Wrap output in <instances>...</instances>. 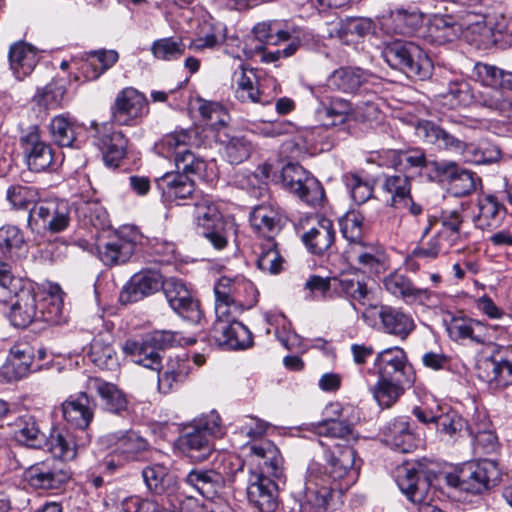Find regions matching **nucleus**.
I'll use <instances>...</instances> for the list:
<instances>
[{
	"label": "nucleus",
	"instance_id": "obj_1",
	"mask_svg": "<svg viewBox=\"0 0 512 512\" xmlns=\"http://www.w3.org/2000/svg\"><path fill=\"white\" fill-rule=\"evenodd\" d=\"M415 468V475H412V483L428 480V492L436 484L445 483L451 488L470 493L472 495L482 494L501 480V469L494 459H480L465 463L454 472H441L437 464L426 458L406 461L397 468Z\"/></svg>",
	"mask_w": 512,
	"mask_h": 512
},
{
	"label": "nucleus",
	"instance_id": "obj_2",
	"mask_svg": "<svg viewBox=\"0 0 512 512\" xmlns=\"http://www.w3.org/2000/svg\"><path fill=\"white\" fill-rule=\"evenodd\" d=\"M275 427L258 418V512H275L278 508V484L283 477V457L278 447L261 437L275 431Z\"/></svg>",
	"mask_w": 512,
	"mask_h": 512
},
{
	"label": "nucleus",
	"instance_id": "obj_3",
	"mask_svg": "<svg viewBox=\"0 0 512 512\" xmlns=\"http://www.w3.org/2000/svg\"><path fill=\"white\" fill-rule=\"evenodd\" d=\"M261 174L309 206H322L325 201L321 182L298 163L289 162L278 171L273 164L265 162L261 166Z\"/></svg>",
	"mask_w": 512,
	"mask_h": 512
},
{
	"label": "nucleus",
	"instance_id": "obj_4",
	"mask_svg": "<svg viewBox=\"0 0 512 512\" xmlns=\"http://www.w3.org/2000/svg\"><path fill=\"white\" fill-rule=\"evenodd\" d=\"M16 290L10 292L9 300L1 302L6 307L5 316L10 324L24 329L36 320L54 322L61 314L59 304H53L47 312L38 301V291L34 282H18Z\"/></svg>",
	"mask_w": 512,
	"mask_h": 512
},
{
	"label": "nucleus",
	"instance_id": "obj_5",
	"mask_svg": "<svg viewBox=\"0 0 512 512\" xmlns=\"http://www.w3.org/2000/svg\"><path fill=\"white\" fill-rule=\"evenodd\" d=\"M471 77L482 86L491 88V91L479 94L478 105L512 116V72L477 62Z\"/></svg>",
	"mask_w": 512,
	"mask_h": 512
},
{
	"label": "nucleus",
	"instance_id": "obj_6",
	"mask_svg": "<svg viewBox=\"0 0 512 512\" xmlns=\"http://www.w3.org/2000/svg\"><path fill=\"white\" fill-rule=\"evenodd\" d=\"M381 55L392 69L404 73L410 79L424 81L432 75V60L412 41L394 40L385 45Z\"/></svg>",
	"mask_w": 512,
	"mask_h": 512
},
{
	"label": "nucleus",
	"instance_id": "obj_7",
	"mask_svg": "<svg viewBox=\"0 0 512 512\" xmlns=\"http://www.w3.org/2000/svg\"><path fill=\"white\" fill-rule=\"evenodd\" d=\"M223 434L222 421L216 411L203 415L194 420L186 432L180 437V446L183 453L193 462H203L213 452L211 436Z\"/></svg>",
	"mask_w": 512,
	"mask_h": 512
},
{
	"label": "nucleus",
	"instance_id": "obj_8",
	"mask_svg": "<svg viewBox=\"0 0 512 512\" xmlns=\"http://www.w3.org/2000/svg\"><path fill=\"white\" fill-rule=\"evenodd\" d=\"M362 460L356 450L349 445H336L326 452V472L321 470V480L337 486L338 494H343L353 486L360 474Z\"/></svg>",
	"mask_w": 512,
	"mask_h": 512
},
{
	"label": "nucleus",
	"instance_id": "obj_9",
	"mask_svg": "<svg viewBox=\"0 0 512 512\" xmlns=\"http://www.w3.org/2000/svg\"><path fill=\"white\" fill-rule=\"evenodd\" d=\"M191 140L192 136L189 131H174L164 135L155 146L161 156L173 157L177 169L175 173L190 178L193 175H201L206 169L204 159L189 149Z\"/></svg>",
	"mask_w": 512,
	"mask_h": 512
},
{
	"label": "nucleus",
	"instance_id": "obj_10",
	"mask_svg": "<svg viewBox=\"0 0 512 512\" xmlns=\"http://www.w3.org/2000/svg\"><path fill=\"white\" fill-rule=\"evenodd\" d=\"M466 128L463 117L443 115L435 120H419L416 125V134L424 142L435 145L439 149L459 151L462 146L460 135Z\"/></svg>",
	"mask_w": 512,
	"mask_h": 512
},
{
	"label": "nucleus",
	"instance_id": "obj_11",
	"mask_svg": "<svg viewBox=\"0 0 512 512\" xmlns=\"http://www.w3.org/2000/svg\"><path fill=\"white\" fill-rule=\"evenodd\" d=\"M195 218L201 234L207 238L216 249L226 247L228 232L233 229V224L223 219L209 196H203L195 202Z\"/></svg>",
	"mask_w": 512,
	"mask_h": 512
},
{
	"label": "nucleus",
	"instance_id": "obj_12",
	"mask_svg": "<svg viewBox=\"0 0 512 512\" xmlns=\"http://www.w3.org/2000/svg\"><path fill=\"white\" fill-rule=\"evenodd\" d=\"M410 176L402 173H384L381 176L382 192L388 195L387 205L395 210H405L412 216L423 213V206L414 200Z\"/></svg>",
	"mask_w": 512,
	"mask_h": 512
},
{
	"label": "nucleus",
	"instance_id": "obj_13",
	"mask_svg": "<svg viewBox=\"0 0 512 512\" xmlns=\"http://www.w3.org/2000/svg\"><path fill=\"white\" fill-rule=\"evenodd\" d=\"M254 291L253 283L243 277L230 278L222 276L214 284L215 316L224 317L234 313H242L244 307L242 297Z\"/></svg>",
	"mask_w": 512,
	"mask_h": 512
},
{
	"label": "nucleus",
	"instance_id": "obj_14",
	"mask_svg": "<svg viewBox=\"0 0 512 512\" xmlns=\"http://www.w3.org/2000/svg\"><path fill=\"white\" fill-rule=\"evenodd\" d=\"M139 234L134 229L123 228L97 245L100 261L106 267H114L127 263L135 252Z\"/></svg>",
	"mask_w": 512,
	"mask_h": 512
},
{
	"label": "nucleus",
	"instance_id": "obj_15",
	"mask_svg": "<svg viewBox=\"0 0 512 512\" xmlns=\"http://www.w3.org/2000/svg\"><path fill=\"white\" fill-rule=\"evenodd\" d=\"M146 96L133 87L119 91L110 107L111 119L120 126H135L148 114Z\"/></svg>",
	"mask_w": 512,
	"mask_h": 512
},
{
	"label": "nucleus",
	"instance_id": "obj_16",
	"mask_svg": "<svg viewBox=\"0 0 512 512\" xmlns=\"http://www.w3.org/2000/svg\"><path fill=\"white\" fill-rule=\"evenodd\" d=\"M241 313H234L224 317L216 316L210 331L216 344L231 350L246 349L253 345L252 332L240 321Z\"/></svg>",
	"mask_w": 512,
	"mask_h": 512
},
{
	"label": "nucleus",
	"instance_id": "obj_17",
	"mask_svg": "<svg viewBox=\"0 0 512 512\" xmlns=\"http://www.w3.org/2000/svg\"><path fill=\"white\" fill-rule=\"evenodd\" d=\"M319 474L321 465L311 462L307 468L301 512H326L334 493H338L337 486L327 480L322 481Z\"/></svg>",
	"mask_w": 512,
	"mask_h": 512
},
{
	"label": "nucleus",
	"instance_id": "obj_18",
	"mask_svg": "<svg viewBox=\"0 0 512 512\" xmlns=\"http://www.w3.org/2000/svg\"><path fill=\"white\" fill-rule=\"evenodd\" d=\"M306 229L301 235V241L309 253L324 256L333 248L336 240V230L331 219L315 215L300 223Z\"/></svg>",
	"mask_w": 512,
	"mask_h": 512
},
{
	"label": "nucleus",
	"instance_id": "obj_19",
	"mask_svg": "<svg viewBox=\"0 0 512 512\" xmlns=\"http://www.w3.org/2000/svg\"><path fill=\"white\" fill-rule=\"evenodd\" d=\"M329 418L315 425V433L320 436L349 440L354 438L355 423L359 417L354 415L355 408L352 405H342L332 402L326 407Z\"/></svg>",
	"mask_w": 512,
	"mask_h": 512
},
{
	"label": "nucleus",
	"instance_id": "obj_20",
	"mask_svg": "<svg viewBox=\"0 0 512 512\" xmlns=\"http://www.w3.org/2000/svg\"><path fill=\"white\" fill-rule=\"evenodd\" d=\"M508 349L497 348L490 356L476 363L477 377L491 389H502L512 385V361L506 356Z\"/></svg>",
	"mask_w": 512,
	"mask_h": 512
},
{
	"label": "nucleus",
	"instance_id": "obj_21",
	"mask_svg": "<svg viewBox=\"0 0 512 512\" xmlns=\"http://www.w3.org/2000/svg\"><path fill=\"white\" fill-rule=\"evenodd\" d=\"M20 145L30 171L44 172L52 165L54 160L52 147L42 139L37 125H31L22 131Z\"/></svg>",
	"mask_w": 512,
	"mask_h": 512
},
{
	"label": "nucleus",
	"instance_id": "obj_22",
	"mask_svg": "<svg viewBox=\"0 0 512 512\" xmlns=\"http://www.w3.org/2000/svg\"><path fill=\"white\" fill-rule=\"evenodd\" d=\"M96 146L103 154L106 166L116 168L127 155L129 140L126 135L116 130L111 124H92Z\"/></svg>",
	"mask_w": 512,
	"mask_h": 512
},
{
	"label": "nucleus",
	"instance_id": "obj_23",
	"mask_svg": "<svg viewBox=\"0 0 512 512\" xmlns=\"http://www.w3.org/2000/svg\"><path fill=\"white\" fill-rule=\"evenodd\" d=\"M373 368L378 377L406 381L408 387L415 382V374L408 362L405 350L401 347H389L377 353Z\"/></svg>",
	"mask_w": 512,
	"mask_h": 512
},
{
	"label": "nucleus",
	"instance_id": "obj_24",
	"mask_svg": "<svg viewBox=\"0 0 512 512\" xmlns=\"http://www.w3.org/2000/svg\"><path fill=\"white\" fill-rule=\"evenodd\" d=\"M381 435L387 446L400 453H411L422 443L415 423L408 416H398L387 422L381 429Z\"/></svg>",
	"mask_w": 512,
	"mask_h": 512
},
{
	"label": "nucleus",
	"instance_id": "obj_25",
	"mask_svg": "<svg viewBox=\"0 0 512 512\" xmlns=\"http://www.w3.org/2000/svg\"><path fill=\"white\" fill-rule=\"evenodd\" d=\"M388 293L403 300L408 305H430L437 298V293L428 288H419L403 273L391 272L383 279Z\"/></svg>",
	"mask_w": 512,
	"mask_h": 512
},
{
	"label": "nucleus",
	"instance_id": "obj_26",
	"mask_svg": "<svg viewBox=\"0 0 512 512\" xmlns=\"http://www.w3.org/2000/svg\"><path fill=\"white\" fill-rule=\"evenodd\" d=\"M164 295L170 307L182 318L190 322H199L201 310L199 303L193 298L185 283L176 278L165 280L163 286Z\"/></svg>",
	"mask_w": 512,
	"mask_h": 512
},
{
	"label": "nucleus",
	"instance_id": "obj_27",
	"mask_svg": "<svg viewBox=\"0 0 512 512\" xmlns=\"http://www.w3.org/2000/svg\"><path fill=\"white\" fill-rule=\"evenodd\" d=\"M23 477L35 489L55 490L68 482L71 475L61 464L53 460L28 467Z\"/></svg>",
	"mask_w": 512,
	"mask_h": 512
},
{
	"label": "nucleus",
	"instance_id": "obj_28",
	"mask_svg": "<svg viewBox=\"0 0 512 512\" xmlns=\"http://www.w3.org/2000/svg\"><path fill=\"white\" fill-rule=\"evenodd\" d=\"M387 157L395 172L408 175L412 180L422 177L423 171L429 167L433 169L432 163L437 162L428 160L425 150L420 147L388 150Z\"/></svg>",
	"mask_w": 512,
	"mask_h": 512
},
{
	"label": "nucleus",
	"instance_id": "obj_29",
	"mask_svg": "<svg viewBox=\"0 0 512 512\" xmlns=\"http://www.w3.org/2000/svg\"><path fill=\"white\" fill-rule=\"evenodd\" d=\"M447 333L454 342L468 341L476 345H485L491 340L489 326L468 316L453 315L447 324Z\"/></svg>",
	"mask_w": 512,
	"mask_h": 512
},
{
	"label": "nucleus",
	"instance_id": "obj_30",
	"mask_svg": "<svg viewBox=\"0 0 512 512\" xmlns=\"http://www.w3.org/2000/svg\"><path fill=\"white\" fill-rule=\"evenodd\" d=\"M165 280L155 270L135 273L122 288L119 300L122 304L135 303L163 289Z\"/></svg>",
	"mask_w": 512,
	"mask_h": 512
},
{
	"label": "nucleus",
	"instance_id": "obj_31",
	"mask_svg": "<svg viewBox=\"0 0 512 512\" xmlns=\"http://www.w3.org/2000/svg\"><path fill=\"white\" fill-rule=\"evenodd\" d=\"M433 171L438 178L448 180L450 190L456 197L468 196L476 190V173L460 167L454 161L433 162Z\"/></svg>",
	"mask_w": 512,
	"mask_h": 512
},
{
	"label": "nucleus",
	"instance_id": "obj_32",
	"mask_svg": "<svg viewBox=\"0 0 512 512\" xmlns=\"http://www.w3.org/2000/svg\"><path fill=\"white\" fill-rule=\"evenodd\" d=\"M415 468H396L395 481L399 489L406 495L407 499L418 505V512H444L433 505L432 495L428 492V480L412 483L411 477L415 475Z\"/></svg>",
	"mask_w": 512,
	"mask_h": 512
},
{
	"label": "nucleus",
	"instance_id": "obj_33",
	"mask_svg": "<svg viewBox=\"0 0 512 512\" xmlns=\"http://www.w3.org/2000/svg\"><path fill=\"white\" fill-rule=\"evenodd\" d=\"M478 212L473 217L476 228L494 230L501 226L508 211L494 194H482L477 199Z\"/></svg>",
	"mask_w": 512,
	"mask_h": 512
},
{
	"label": "nucleus",
	"instance_id": "obj_34",
	"mask_svg": "<svg viewBox=\"0 0 512 512\" xmlns=\"http://www.w3.org/2000/svg\"><path fill=\"white\" fill-rule=\"evenodd\" d=\"M470 7L468 5L465 10L460 11L458 15L459 26L470 30L472 33H477L481 44L485 46L495 44L498 38L492 23L487 21L484 7L477 4L472 9Z\"/></svg>",
	"mask_w": 512,
	"mask_h": 512
},
{
	"label": "nucleus",
	"instance_id": "obj_35",
	"mask_svg": "<svg viewBox=\"0 0 512 512\" xmlns=\"http://www.w3.org/2000/svg\"><path fill=\"white\" fill-rule=\"evenodd\" d=\"M380 329L383 333L406 340L416 325L409 313L389 305L380 306Z\"/></svg>",
	"mask_w": 512,
	"mask_h": 512
},
{
	"label": "nucleus",
	"instance_id": "obj_36",
	"mask_svg": "<svg viewBox=\"0 0 512 512\" xmlns=\"http://www.w3.org/2000/svg\"><path fill=\"white\" fill-rule=\"evenodd\" d=\"M330 85L341 92L359 97L372 87L368 74L360 68L342 67L335 70L330 79Z\"/></svg>",
	"mask_w": 512,
	"mask_h": 512
},
{
	"label": "nucleus",
	"instance_id": "obj_37",
	"mask_svg": "<svg viewBox=\"0 0 512 512\" xmlns=\"http://www.w3.org/2000/svg\"><path fill=\"white\" fill-rule=\"evenodd\" d=\"M64 419L74 428L85 433L89 427L94 411L88 395L81 392L77 397H70L62 403Z\"/></svg>",
	"mask_w": 512,
	"mask_h": 512
},
{
	"label": "nucleus",
	"instance_id": "obj_38",
	"mask_svg": "<svg viewBox=\"0 0 512 512\" xmlns=\"http://www.w3.org/2000/svg\"><path fill=\"white\" fill-rule=\"evenodd\" d=\"M348 259L355 262L364 273L379 275L386 270L385 255L374 246L362 242L353 244L346 251Z\"/></svg>",
	"mask_w": 512,
	"mask_h": 512
},
{
	"label": "nucleus",
	"instance_id": "obj_39",
	"mask_svg": "<svg viewBox=\"0 0 512 512\" xmlns=\"http://www.w3.org/2000/svg\"><path fill=\"white\" fill-rule=\"evenodd\" d=\"M463 208L442 210L439 216L441 228L438 231L451 246H458L467 241L469 233L464 230L466 221Z\"/></svg>",
	"mask_w": 512,
	"mask_h": 512
},
{
	"label": "nucleus",
	"instance_id": "obj_40",
	"mask_svg": "<svg viewBox=\"0 0 512 512\" xmlns=\"http://www.w3.org/2000/svg\"><path fill=\"white\" fill-rule=\"evenodd\" d=\"M8 58L10 68L18 80L29 76L38 63L36 49L22 41L10 46Z\"/></svg>",
	"mask_w": 512,
	"mask_h": 512
},
{
	"label": "nucleus",
	"instance_id": "obj_41",
	"mask_svg": "<svg viewBox=\"0 0 512 512\" xmlns=\"http://www.w3.org/2000/svg\"><path fill=\"white\" fill-rule=\"evenodd\" d=\"M184 482L205 498H213L224 485L223 475L213 469L194 468L188 472Z\"/></svg>",
	"mask_w": 512,
	"mask_h": 512
},
{
	"label": "nucleus",
	"instance_id": "obj_42",
	"mask_svg": "<svg viewBox=\"0 0 512 512\" xmlns=\"http://www.w3.org/2000/svg\"><path fill=\"white\" fill-rule=\"evenodd\" d=\"M422 22L423 15L416 9L396 7L389 11L384 24L396 34L412 35L421 27Z\"/></svg>",
	"mask_w": 512,
	"mask_h": 512
},
{
	"label": "nucleus",
	"instance_id": "obj_43",
	"mask_svg": "<svg viewBox=\"0 0 512 512\" xmlns=\"http://www.w3.org/2000/svg\"><path fill=\"white\" fill-rule=\"evenodd\" d=\"M317 115L323 121L322 128L342 125L353 120V102L340 97H332L328 102L321 103Z\"/></svg>",
	"mask_w": 512,
	"mask_h": 512
},
{
	"label": "nucleus",
	"instance_id": "obj_44",
	"mask_svg": "<svg viewBox=\"0 0 512 512\" xmlns=\"http://www.w3.org/2000/svg\"><path fill=\"white\" fill-rule=\"evenodd\" d=\"M119 55L115 50H94L85 53L79 70L83 77L88 80L98 79L106 70L110 69L117 61Z\"/></svg>",
	"mask_w": 512,
	"mask_h": 512
},
{
	"label": "nucleus",
	"instance_id": "obj_45",
	"mask_svg": "<svg viewBox=\"0 0 512 512\" xmlns=\"http://www.w3.org/2000/svg\"><path fill=\"white\" fill-rule=\"evenodd\" d=\"M90 386L97 392L107 411L117 415L128 412L127 397L115 384L96 377L90 379Z\"/></svg>",
	"mask_w": 512,
	"mask_h": 512
},
{
	"label": "nucleus",
	"instance_id": "obj_46",
	"mask_svg": "<svg viewBox=\"0 0 512 512\" xmlns=\"http://www.w3.org/2000/svg\"><path fill=\"white\" fill-rule=\"evenodd\" d=\"M77 436L68 430H55L50 436V450L55 457L64 461L73 460L77 450L90 442V436L85 433L84 438L78 441Z\"/></svg>",
	"mask_w": 512,
	"mask_h": 512
},
{
	"label": "nucleus",
	"instance_id": "obj_47",
	"mask_svg": "<svg viewBox=\"0 0 512 512\" xmlns=\"http://www.w3.org/2000/svg\"><path fill=\"white\" fill-rule=\"evenodd\" d=\"M13 436L19 444L30 448H41L46 442V435L38 420L29 414L22 415L15 421Z\"/></svg>",
	"mask_w": 512,
	"mask_h": 512
},
{
	"label": "nucleus",
	"instance_id": "obj_48",
	"mask_svg": "<svg viewBox=\"0 0 512 512\" xmlns=\"http://www.w3.org/2000/svg\"><path fill=\"white\" fill-rule=\"evenodd\" d=\"M156 185L163 196L169 201L186 199L191 197L194 192L193 180L180 173L167 172L156 179Z\"/></svg>",
	"mask_w": 512,
	"mask_h": 512
},
{
	"label": "nucleus",
	"instance_id": "obj_49",
	"mask_svg": "<svg viewBox=\"0 0 512 512\" xmlns=\"http://www.w3.org/2000/svg\"><path fill=\"white\" fill-rule=\"evenodd\" d=\"M107 441L114 452L124 455L127 459H134L139 453L147 450L149 445L146 439L132 430L110 434Z\"/></svg>",
	"mask_w": 512,
	"mask_h": 512
},
{
	"label": "nucleus",
	"instance_id": "obj_50",
	"mask_svg": "<svg viewBox=\"0 0 512 512\" xmlns=\"http://www.w3.org/2000/svg\"><path fill=\"white\" fill-rule=\"evenodd\" d=\"M458 152L466 162L476 165L496 163L502 157L501 149L489 141L467 143L462 140V146Z\"/></svg>",
	"mask_w": 512,
	"mask_h": 512
},
{
	"label": "nucleus",
	"instance_id": "obj_51",
	"mask_svg": "<svg viewBox=\"0 0 512 512\" xmlns=\"http://www.w3.org/2000/svg\"><path fill=\"white\" fill-rule=\"evenodd\" d=\"M123 352L134 363L143 367L158 370L161 365V356L148 337L142 342L127 340L123 345Z\"/></svg>",
	"mask_w": 512,
	"mask_h": 512
},
{
	"label": "nucleus",
	"instance_id": "obj_52",
	"mask_svg": "<svg viewBox=\"0 0 512 512\" xmlns=\"http://www.w3.org/2000/svg\"><path fill=\"white\" fill-rule=\"evenodd\" d=\"M191 366L187 358L170 359L162 373L158 374V389L167 394L188 378Z\"/></svg>",
	"mask_w": 512,
	"mask_h": 512
},
{
	"label": "nucleus",
	"instance_id": "obj_53",
	"mask_svg": "<svg viewBox=\"0 0 512 512\" xmlns=\"http://www.w3.org/2000/svg\"><path fill=\"white\" fill-rule=\"evenodd\" d=\"M335 297H343L347 299L354 310L357 304L365 306L370 290L364 281L350 277H333Z\"/></svg>",
	"mask_w": 512,
	"mask_h": 512
},
{
	"label": "nucleus",
	"instance_id": "obj_54",
	"mask_svg": "<svg viewBox=\"0 0 512 512\" xmlns=\"http://www.w3.org/2000/svg\"><path fill=\"white\" fill-rule=\"evenodd\" d=\"M374 21L366 17H347L341 20L337 35L345 44H355L375 32Z\"/></svg>",
	"mask_w": 512,
	"mask_h": 512
},
{
	"label": "nucleus",
	"instance_id": "obj_55",
	"mask_svg": "<svg viewBox=\"0 0 512 512\" xmlns=\"http://www.w3.org/2000/svg\"><path fill=\"white\" fill-rule=\"evenodd\" d=\"M0 252L11 259L26 256L28 244L20 228L10 224L0 227Z\"/></svg>",
	"mask_w": 512,
	"mask_h": 512
},
{
	"label": "nucleus",
	"instance_id": "obj_56",
	"mask_svg": "<svg viewBox=\"0 0 512 512\" xmlns=\"http://www.w3.org/2000/svg\"><path fill=\"white\" fill-rule=\"evenodd\" d=\"M260 253L258 254V269L271 275H277L283 270L285 262L278 249V243L273 236H263L262 241H258Z\"/></svg>",
	"mask_w": 512,
	"mask_h": 512
},
{
	"label": "nucleus",
	"instance_id": "obj_57",
	"mask_svg": "<svg viewBox=\"0 0 512 512\" xmlns=\"http://www.w3.org/2000/svg\"><path fill=\"white\" fill-rule=\"evenodd\" d=\"M266 323L274 328V334L287 350L301 349L303 340L291 330L290 321L282 313H265Z\"/></svg>",
	"mask_w": 512,
	"mask_h": 512
},
{
	"label": "nucleus",
	"instance_id": "obj_58",
	"mask_svg": "<svg viewBox=\"0 0 512 512\" xmlns=\"http://www.w3.org/2000/svg\"><path fill=\"white\" fill-rule=\"evenodd\" d=\"M406 381L378 377L372 388V394L382 409L391 408L404 394Z\"/></svg>",
	"mask_w": 512,
	"mask_h": 512
},
{
	"label": "nucleus",
	"instance_id": "obj_59",
	"mask_svg": "<svg viewBox=\"0 0 512 512\" xmlns=\"http://www.w3.org/2000/svg\"><path fill=\"white\" fill-rule=\"evenodd\" d=\"M342 181L352 200L362 205L374 196L375 181L363 175V172H346Z\"/></svg>",
	"mask_w": 512,
	"mask_h": 512
},
{
	"label": "nucleus",
	"instance_id": "obj_60",
	"mask_svg": "<svg viewBox=\"0 0 512 512\" xmlns=\"http://www.w3.org/2000/svg\"><path fill=\"white\" fill-rule=\"evenodd\" d=\"M443 105L451 108L478 105L479 95L473 93L470 84L465 80H455L449 83L447 90L439 95Z\"/></svg>",
	"mask_w": 512,
	"mask_h": 512
},
{
	"label": "nucleus",
	"instance_id": "obj_61",
	"mask_svg": "<svg viewBox=\"0 0 512 512\" xmlns=\"http://www.w3.org/2000/svg\"><path fill=\"white\" fill-rule=\"evenodd\" d=\"M66 86L62 80H52L42 88H38L32 102L44 111L54 110L63 106Z\"/></svg>",
	"mask_w": 512,
	"mask_h": 512
},
{
	"label": "nucleus",
	"instance_id": "obj_62",
	"mask_svg": "<svg viewBox=\"0 0 512 512\" xmlns=\"http://www.w3.org/2000/svg\"><path fill=\"white\" fill-rule=\"evenodd\" d=\"M32 363L33 355L29 349L13 347L2 367V372L10 381H16L28 374Z\"/></svg>",
	"mask_w": 512,
	"mask_h": 512
},
{
	"label": "nucleus",
	"instance_id": "obj_63",
	"mask_svg": "<svg viewBox=\"0 0 512 512\" xmlns=\"http://www.w3.org/2000/svg\"><path fill=\"white\" fill-rule=\"evenodd\" d=\"M256 69L241 65L240 70L234 72L232 87L235 97L241 102H256Z\"/></svg>",
	"mask_w": 512,
	"mask_h": 512
},
{
	"label": "nucleus",
	"instance_id": "obj_64",
	"mask_svg": "<svg viewBox=\"0 0 512 512\" xmlns=\"http://www.w3.org/2000/svg\"><path fill=\"white\" fill-rule=\"evenodd\" d=\"M380 101L381 98L372 87L356 97L353 102V121L365 123L377 120L380 114Z\"/></svg>",
	"mask_w": 512,
	"mask_h": 512
}]
</instances>
